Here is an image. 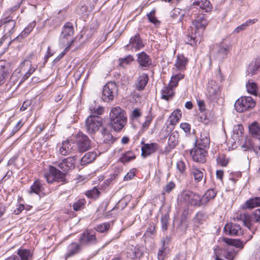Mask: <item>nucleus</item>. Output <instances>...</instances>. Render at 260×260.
I'll return each instance as SVG.
<instances>
[{"label": "nucleus", "instance_id": "obj_23", "mask_svg": "<svg viewBox=\"0 0 260 260\" xmlns=\"http://www.w3.org/2000/svg\"><path fill=\"white\" fill-rule=\"evenodd\" d=\"M74 150V149L71 146V144L68 140H66L62 143L61 146L59 149V152L62 155H68L72 153Z\"/></svg>", "mask_w": 260, "mask_h": 260}, {"label": "nucleus", "instance_id": "obj_47", "mask_svg": "<svg viewBox=\"0 0 260 260\" xmlns=\"http://www.w3.org/2000/svg\"><path fill=\"white\" fill-rule=\"evenodd\" d=\"M241 147L244 148L245 150L252 149L255 152V153L258 154L257 148H254V146L253 145L252 141L249 139H245V142L243 144L241 145Z\"/></svg>", "mask_w": 260, "mask_h": 260}, {"label": "nucleus", "instance_id": "obj_14", "mask_svg": "<svg viewBox=\"0 0 260 260\" xmlns=\"http://www.w3.org/2000/svg\"><path fill=\"white\" fill-rule=\"evenodd\" d=\"M37 67H32L31 62L25 60L20 65L21 72L26 71L21 79V82L26 80L36 71Z\"/></svg>", "mask_w": 260, "mask_h": 260}, {"label": "nucleus", "instance_id": "obj_40", "mask_svg": "<svg viewBox=\"0 0 260 260\" xmlns=\"http://www.w3.org/2000/svg\"><path fill=\"white\" fill-rule=\"evenodd\" d=\"M243 131V126L242 124H239L235 125L233 128V137L234 138L239 140L242 136Z\"/></svg>", "mask_w": 260, "mask_h": 260}, {"label": "nucleus", "instance_id": "obj_36", "mask_svg": "<svg viewBox=\"0 0 260 260\" xmlns=\"http://www.w3.org/2000/svg\"><path fill=\"white\" fill-rule=\"evenodd\" d=\"M17 254L21 260H31L32 253L29 250L19 249L17 251Z\"/></svg>", "mask_w": 260, "mask_h": 260}, {"label": "nucleus", "instance_id": "obj_16", "mask_svg": "<svg viewBox=\"0 0 260 260\" xmlns=\"http://www.w3.org/2000/svg\"><path fill=\"white\" fill-rule=\"evenodd\" d=\"M192 6L205 12H210L212 9V6L208 0H194Z\"/></svg>", "mask_w": 260, "mask_h": 260}, {"label": "nucleus", "instance_id": "obj_28", "mask_svg": "<svg viewBox=\"0 0 260 260\" xmlns=\"http://www.w3.org/2000/svg\"><path fill=\"white\" fill-rule=\"evenodd\" d=\"M228 47L227 45L223 44L220 45L217 48L216 53L215 55V58L219 60H221L227 55Z\"/></svg>", "mask_w": 260, "mask_h": 260}, {"label": "nucleus", "instance_id": "obj_22", "mask_svg": "<svg viewBox=\"0 0 260 260\" xmlns=\"http://www.w3.org/2000/svg\"><path fill=\"white\" fill-rule=\"evenodd\" d=\"M188 60L183 55H178L177 56L175 66L177 70L183 71L186 69V66L188 63Z\"/></svg>", "mask_w": 260, "mask_h": 260}, {"label": "nucleus", "instance_id": "obj_30", "mask_svg": "<svg viewBox=\"0 0 260 260\" xmlns=\"http://www.w3.org/2000/svg\"><path fill=\"white\" fill-rule=\"evenodd\" d=\"M174 95L173 87L169 85L164 87L161 90V99L168 101Z\"/></svg>", "mask_w": 260, "mask_h": 260}, {"label": "nucleus", "instance_id": "obj_31", "mask_svg": "<svg viewBox=\"0 0 260 260\" xmlns=\"http://www.w3.org/2000/svg\"><path fill=\"white\" fill-rule=\"evenodd\" d=\"M216 195V192L213 189H208L202 197L204 205L205 206L210 200L214 199Z\"/></svg>", "mask_w": 260, "mask_h": 260}, {"label": "nucleus", "instance_id": "obj_58", "mask_svg": "<svg viewBox=\"0 0 260 260\" xmlns=\"http://www.w3.org/2000/svg\"><path fill=\"white\" fill-rule=\"evenodd\" d=\"M54 174H53L51 172V166L50 167L49 172L45 174V177L48 183H51L53 181H55Z\"/></svg>", "mask_w": 260, "mask_h": 260}, {"label": "nucleus", "instance_id": "obj_38", "mask_svg": "<svg viewBox=\"0 0 260 260\" xmlns=\"http://www.w3.org/2000/svg\"><path fill=\"white\" fill-rule=\"evenodd\" d=\"M181 112L180 110L176 109L174 110L172 113L171 116H170V123L171 125H175L178 122L179 120L181 117Z\"/></svg>", "mask_w": 260, "mask_h": 260}, {"label": "nucleus", "instance_id": "obj_54", "mask_svg": "<svg viewBox=\"0 0 260 260\" xmlns=\"http://www.w3.org/2000/svg\"><path fill=\"white\" fill-rule=\"evenodd\" d=\"M85 203V200H79L73 204V208L75 211L80 210L84 208Z\"/></svg>", "mask_w": 260, "mask_h": 260}, {"label": "nucleus", "instance_id": "obj_9", "mask_svg": "<svg viewBox=\"0 0 260 260\" xmlns=\"http://www.w3.org/2000/svg\"><path fill=\"white\" fill-rule=\"evenodd\" d=\"M143 146L141 147V155L145 158L151 154L154 153L159 149V145L156 143H151L150 144L142 142Z\"/></svg>", "mask_w": 260, "mask_h": 260}, {"label": "nucleus", "instance_id": "obj_10", "mask_svg": "<svg viewBox=\"0 0 260 260\" xmlns=\"http://www.w3.org/2000/svg\"><path fill=\"white\" fill-rule=\"evenodd\" d=\"M207 154L206 150L196 147H194L190 151V155L193 160L200 163H203L206 161Z\"/></svg>", "mask_w": 260, "mask_h": 260}, {"label": "nucleus", "instance_id": "obj_33", "mask_svg": "<svg viewBox=\"0 0 260 260\" xmlns=\"http://www.w3.org/2000/svg\"><path fill=\"white\" fill-rule=\"evenodd\" d=\"M96 157V153L95 152H88L86 153L81 159V165L91 162L95 159Z\"/></svg>", "mask_w": 260, "mask_h": 260}, {"label": "nucleus", "instance_id": "obj_57", "mask_svg": "<svg viewBox=\"0 0 260 260\" xmlns=\"http://www.w3.org/2000/svg\"><path fill=\"white\" fill-rule=\"evenodd\" d=\"M169 218V215L167 214H165L161 218V228L164 231H166L168 229Z\"/></svg>", "mask_w": 260, "mask_h": 260}, {"label": "nucleus", "instance_id": "obj_50", "mask_svg": "<svg viewBox=\"0 0 260 260\" xmlns=\"http://www.w3.org/2000/svg\"><path fill=\"white\" fill-rule=\"evenodd\" d=\"M100 194V192L96 187H93L91 190L87 191L86 193V196L88 198L93 199L98 198L99 197Z\"/></svg>", "mask_w": 260, "mask_h": 260}, {"label": "nucleus", "instance_id": "obj_15", "mask_svg": "<svg viewBox=\"0 0 260 260\" xmlns=\"http://www.w3.org/2000/svg\"><path fill=\"white\" fill-rule=\"evenodd\" d=\"M74 27L72 24L68 22L63 25L61 35L60 36V40L67 39L70 40L74 34Z\"/></svg>", "mask_w": 260, "mask_h": 260}, {"label": "nucleus", "instance_id": "obj_37", "mask_svg": "<svg viewBox=\"0 0 260 260\" xmlns=\"http://www.w3.org/2000/svg\"><path fill=\"white\" fill-rule=\"evenodd\" d=\"M43 190V184L39 180H36L31 186L29 191V193H35L39 194V193Z\"/></svg>", "mask_w": 260, "mask_h": 260}, {"label": "nucleus", "instance_id": "obj_2", "mask_svg": "<svg viewBox=\"0 0 260 260\" xmlns=\"http://www.w3.org/2000/svg\"><path fill=\"white\" fill-rule=\"evenodd\" d=\"M110 125L116 132L120 131L126 122V116L124 110L119 107L113 108L110 112Z\"/></svg>", "mask_w": 260, "mask_h": 260}, {"label": "nucleus", "instance_id": "obj_51", "mask_svg": "<svg viewBox=\"0 0 260 260\" xmlns=\"http://www.w3.org/2000/svg\"><path fill=\"white\" fill-rule=\"evenodd\" d=\"M155 10H152L149 13L147 14V17L149 21L153 23L155 25L159 24L160 22L155 16Z\"/></svg>", "mask_w": 260, "mask_h": 260}, {"label": "nucleus", "instance_id": "obj_21", "mask_svg": "<svg viewBox=\"0 0 260 260\" xmlns=\"http://www.w3.org/2000/svg\"><path fill=\"white\" fill-rule=\"evenodd\" d=\"M259 206H260V197L250 198L242 205L241 208L252 209Z\"/></svg>", "mask_w": 260, "mask_h": 260}, {"label": "nucleus", "instance_id": "obj_20", "mask_svg": "<svg viewBox=\"0 0 260 260\" xmlns=\"http://www.w3.org/2000/svg\"><path fill=\"white\" fill-rule=\"evenodd\" d=\"M82 246L80 243L73 242L69 244L68 246V252L64 256L66 259L80 252L82 249Z\"/></svg>", "mask_w": 260, "mask_h": 260}, {"label": "nucleus", "instance_id": "obj_8", "mask_svg": "<svg viewBox=\"0 0 260 260\" xmlns=\"http://www.w3.org/2000/svg\"><path fill=\"white\" fill-rule=\"evenodd\" d=\"M221 89L215 81L210 80L207 86V95L212 101L218 99L220 96Z\"/></svg>", "mask_w": 260, "mask_h": 260}, {"label": "nucleus", "instance_id": "obj_3", "mask_svg": "<svg viewBox=\"0 0 260 260\" xmlns=\"http://www.w3.org/2000/svg\"><path fill=\"white\" fill-rule=\"evenodd\" d=\"M178 200L180 203L195 207L204 206L202 197L199 194L189 190L182 191L179 195Z\"/></svg>", "mask_w": 260, "mask_h": 260}, {"label": "nucleus", "instance_id": "obj_19", "mask_svg": "<svg viewBox=\"0 0 260 260\" xmlns=\"http://www.w3.org/2000/svg\"><path fill=\"white\" fill-rule=\"evenodd\" d=\"M126 47L135 48L136 51L141 49L144 47L139 34L136 35L130 39L129 44Z\"/></svg>", "mask_w": 260, "mask_h": 260}, {"label": "nucleus", "instance_id": "obj_46", "mask_svg": "<svg viewBox=\"0 0 260 260\" xmlns=\"http://www.w3.org/2000/svg\"><path fill=\"white\" fill-rule=\"evenodd\" d=\"M184 78V75L182 74H178L173 76L170 82V86L172 87H176L178 85V81Z\"/></svg>", "mask_w": 260, "mask_h": 260}, {"label": "nucleus", "instance_id": "obj_27", "mask_svg": "<svg viewBox=\"0 0 260 260\" xmlns=\"http://www.w3.org/2000/svg\"><path fill=\"white\" fill-rule=\"evenodd\" d=\"M1 24L5 25L4 29L5 31L9 32L10 34L12 32V30L15 26V22L14 20L11 18H3L1 19Z\"/></svg>", "mask_w": 260, "mask_h": 260}, {"label": "nucleus", "instance_id": "obj_7", "mask_svg": "<svg viewBox=\"0 0 260 260\" xmlns=\"http://www.w3.org/2000/svg\"><path fill=\"white\" fill-rule=\"evenodd\" d=\"M79 242L82 246L90 245L97 243V240L94 232L87 230L84 231L79 239Z\"/></svg>", "mask_w": 260, "mask_h": 260}, {"label": "nucleus", "instance_id": "obj_35", "mask_svg": "<svg viewBox=\"0 0 260 260\" xmlns=\"http://www.w3.org/2000/svg\"><path fill=\"white\" fill-rule=\"evenodd\" d=\"M209 139L206 136L205 138H201L200 140H197L194 147L206 150V149L209 145Z\"/></svg>", "mask_w": 260, "mask_h": 260}, {"label": "nucleus", "instance_id": "obj_29", "mask_svg": "<svg viewBox=\"0 0 260 260\" xmlns=\"http://www.w3.org/2000/svg\"><path fill=\"white\" fill-rule=\"evenodd\" d=\"M102 135V140L105 143L109 144H112L115 141V139L113 136L109 132V131L105 128H103L101 130Z\"/></svg>", "mask_w": 260, "mask_h": 260}, {"label": "nucleus", "instance_id": "obj_32", "mask_svg": "<svg viewBox=\"0 0 260 260\" xmlns=\"http://www.w3.org/2000/svg\"><path fill=\"white\" fill-rule=\"evenodd\" d=\"M184 15V14L181 10L178 8H175L172 11L171 16L175 22H180L182 21Z\"/></svg>", "mask_w": 260, "mask_h": 260}, {"label": "nucleus", "instance_id": "obj_17", "mask_svg": "<svg viewBox=\"0 0 260 260\" xmlns=\"http://www.w3.org/2000/svg\"><path fill=\"white\" fill-rule=\"evenodd\" d=\"M137 56V61L141 68H148L151 64V59L145 52L138 53Z\"/></svg>", "mask_w": 260, "mask_h": 260}, {"label": "nucleus", "instance_id": "obj_55", "mask_svg": "<svg viewBox=\"0 0 260 260\" xmlns=\"http://www.w3.org/2000/svg\"><path fill=\"white\" fill-rule=\"evenodd\" d=\"M165 241L162 242L161 248L159 249L157 253V258L158 260H164L165 257V251L166 249Z\"/></svg>", "mask_w": 260, "mask_h": 260}, {"label": "nucleus", "instance_id": "obj_59", "mask_svg": "<svg viewBox=\"0 0 260 260\" xmlns=\"http://www.w3.org/2000/svg\"><path fill=\"white\" fill-rule=\"evenodd\" d=\"M216 160L217 164L222 167H225L229 163V159L224 156H218Z\"/></svg>", "mask_w": 260, "mask_h": 260}, {"label": "nucleus", "instance_id": "obj_26", "mask_svg": "<svg viewBox=\"0 0 260 260\" xmlns=\"http://www.w3.org/2000/svg\"><path fill=\"white\" fill-rule=\"evenodd\" d=\"M192 24L197 29H204L207 26L208 21L204 16L201 15L199 16L194 21H193Z\"/></svg>", "mask_w": 260, "mask_h": 260}, {"label": "nucleus", "instance_id": "obj_18", "mask_svg": "<svg viewBox=\"0 0 260 260\" xmlns=\"http://www.w3.org/2000/svg\"><path fill=\"white\" fill-rule=\"evenodd\" d=\"M179 134L175 131L170 135L168 139V145L165 148V150L170 152L174 149L178 143Z\"/></svg>", "mask_w": 260, "mask_h": 260}, {"label": "nucleus", "instance_id": "obj_53", "mask_svg": "<svg viewBox=\"0 0 260 260\" xmlns=\"http://www.w3.org/2000/svg\"><path fill=\"white\" fill-rule=\"evenodd\" d=\"M110 227V223L109 222H105L97 225L95 230L99 232L104 233L109 230Z\"/></svg>", "mask_w": 260, "mask_h": 260}, {"label": "nucleus", "instance_id": "obj_41", "mask_svg": "<svg viewBox=\"0 0 260 260\" xmlns=\"http://www.w3.org/2000/svg\"><path fill=\"white\" fill-rule=\"evenodd\" d=\"M136 158L135 155L132 151H127L120 158V160L122 163L128 162Z\"/></svg>", "mask_w": 260, "mask_h": 260}, {"label": "nucleus", "instance_id": "obj_24", "mask_svg": "<svg viewBox=\"0 0 260 260\" xmlns=\"http://www.w3.org/2000/svg\"><path fill=\"white\" fill-rule=\"evenodd\" d=\"M234 219L237 221H242L244 225L249 229L251 228V224L250 223V215L248 214L237 213L234 215Z\"/></svg>", "mask_w": 260, "mask_h": 260}, {"label": "nucleus", "instance_id": "obj_45", "mask_svg": "<svg viewBox=\"0 0 260 260\" xmlns=\"http://www.w3.org/2000/svg\"><path fill=\"white\" fill-rule=\"evenodd\" d=\"M247 91L253 95H256L257 92V85L255 82L249 81L246 85Z\"/></svg>", "mask_w": 260, "mask_h": 260}, {"label": "nucleus", "instance_id": "obj_64", "mask_svg": "<svg viewBox=\"0 0 260 260\" xmlns=\"http://www.w3.org/2000/svg\"><path fill=\"white\" fill-rule=\"evenodd\" d=\"M235 255L236 252L235 250H228L226 251L225 254V257L228 260H233Z\"/></svg>", "mask_w": 260, "mask_h": 260}, {"label": "nucleus", "instance_id": "obj_34", "mask_svg": "<svg viewBox=\"0 0 260 260\" xmlns=\"http://www.w3.org/2000/svg\"><path fill=\"white\" fill-rule=\"evenodd\" d=\"M51 172L55 175L54 177H55V181L62 182L66 181V173L61 172L60 171L57 170L56 168L52 166H51Z\"/></svg>", "mask_w": 260, "mask_h": 260}, {"label": "nucleus", "instance_id": "obj_25", "mask_svg": "<svg viewBox=\"0 0 260 260\" xmlns=\"http://www.w3.org/2000/svg\"><path fill=\"white\" fill-rule=\"evenodd\" d=\"M148 81V77L146 74L140 75L137 79L136 83V88L138 90L141 91L144 89Z\"/></svg>", "mask_w": 260, "mask_h": 260}, {"label": "nucleus", "instance_id": "obj_61", "mask_svg": "<svg viewBox=\"0 0 260 260\" xmlns=\"http://www.w3.org/2000/svg\"><path fill=\"white\" fill-rule=\"evenodd\" d=\"M175 187V184L173 181H170L165 186L164 189L166 192L169 193Z\"/></svg>", "mask_w": 260, "mask_h": 260}, {"label": "nucleus", "instance_id": "obj_43", "mask_svg": "<svg viewBox=\"0 0 260 260\" xmlns=\"http://www.w3.org/2000/svg\"><path fill=\"white\" fill-rule=\"evenodd\" d=\"M253 222L260 223V208L255 210L250 215V223L251 225Z\"/></svg>", "mask_w": 260, "mask_h": 260}, {"label": "nucleus", "instance_id": "obj_42", "mask_svg": "<svg viewBox=\"0 0 260 260\" xmlns=\"http://www.w3.org/2000/svg\"><path fill=\"white\" fill-rule=\"evenodd\" d=\"M191 174L194 176L196 182L201 181L203 178V173L197 168H192Z\"/></svg>", "mask_w": 260, "mask_h": 260}, {"label": "nucleus", "instance_id": "obj_48", "mask_svg": "<svg viewBox=\"0 0 260 260\" xmlns=\"http://www.w3.org/2000/svg\"><path fill=\"white\" fill-rule=\"evenodd\" d=\"M153 119V116L150 112H149L147 115L145 117V121L142 123V127L143 131H146L149 126Z\"/></svg>", "mask_w": 260, "mask_h": 260}, {"label": "nucleus", "instance_id": "obj_12", "mask_svg": "<svg viewBox=\"0 0 260 260\" xmlns=\"http://www.w3.org/2000/svg\"><path fill=\"white\" fill-rule=\"evenodd\" d=\"M224 231L226 234L231 236H240L243 234L240 225L233 223H227L224 226Z\"/></svg>", "mask_w": 260, "mask_h": 260}, {"label": "nucleus", "instance_id": "obj_56", "mask_svg": "<svg viewBox=\"0 0 260 260\" xmlns=\"http://www.w3.org/2000/svg\"><path fill=\"white\" fill-rule=\"evenodd\" d=\"M74 42V40H72L70 42L69 44L67 46V47L64 49L63 51H62L61 53H60L54 60V62H57L59 61L61 58L63 57V56L66 54L67 51L69 50L72 44Z\"/></svg>", "mask_w": 260, "mask_h": 260}, {"label": "nucleus", "instance_id": "obj_60", "mask_svg": "<svg viewBox=\"0 0 260 260\" xmlns=\"http://www.w3.org/2000/svg\"><path fill=\"white\" fill-rule=\"evenodd\" d=\"M8 73L4 69H0V86L3 84L8 77Z\"/></svg>", "mask_w": 260, "mask_h": 260}, {"label": "nucleus", "instance_id": "obj_49", "mask_svg": "<svg viewBox=\"0 0 260 260\" xmlns=\"http://www.w3.org/2000/svg\"><path fill=\"white\" fill-rule=\"evenodd\" d=\"M134 60L133 57L131 55H128L125 57L119 59V65L120 67H124V65L129 64Z\"/></svg>", "mask_w": 260, "mask_h": 260}, {"label": "nucleus", "instance_id": "obj_13", "mask_svg": "<svg viewBox=\"0 0 260 260\" xmlns=\"http://www.w3.org/2000/svg\"><path fill=\"white\" fill-rule=\"evenodd\" d=\"M76 158L75 156L66 158L59 162L58 166L62 172L66 173L74 168Z\"/></svg>", "mask_w": 260, "mask_h": 260}, {"label": "nucleus", "instance_id": "obj_52", "mask_svg": "<svg viewBox=\"0 0 260 260\" xmlns=\"http://www.w3.org/2000/svg\"><path fill=\"white\" fill-rule=\"evenodd\" d=\"M259 68L257 67L256 64L254 62H251L249 64L247 69L248 74L253 75L257 73V71Z\"/></svg>", "mask_w": 260, "mask_h": 260}, {"label": "nucleus", "instance_id": "obj_44", "mask_svg": "<svg viewBox=\"0 0 260 260\" xmlns=\"http://www.w3.org/2000/svg\"><path fill=\"white\" fill-rule=\"evenodd\" d=\"M249 130L252 135H260V127L256 122H253L249 125Z\"/></svg>", "mask_w": 260, "mask_h": 260}, {"label": "nucleus", "instance_id": "obj_5", "mask_svg": "<svg viewBox=\"0 0 260 260\" xmlns=\"http://www.w3.org/2000/svg\"><path fill=\"white\" fill-rule=\"evenodd\" d=\"M255 101L250 96H242L238 99L235 103V108L238 112H243L253 108Z\"/></svg>", "mask_w": 260, "mask_h": 260}, {"label": "nucleus", "instance_id": "obj_63", "mask_svg": "<svg viewBox=\"0 0 260 260\" xmlns=\"http://www.w3.org/2000/svg\"><path fill=\"white\" fill-rule=\"evenodd\" d=\"M177 169L181 173H183L185 170L186 166L184 161L179 160L177 163Z\"/></svg>", "mask_w": 260, "mask_h": 260}, {"label": "nucleus", "instance_id": "obj_6", "mask_svg": "<svg viewBox=\"0 0 260 260\" xmlns=\"http://www.w3.org/2000/svg\"><path fill=\"white\" fill-rule=\"evenodd\" d=\"M76 144L79 152H84L91 148V141L82 132H79L76 136Z\"/></svg>", "mask_w": 260, "mask_h": 260}, {"label": "nucleus", "instance_id": "obj_62", "mask_svg": "<svg viewBox=\"0 0 260 260\" xmlns=\"http://www.w3.org/2000/svg\"><path fill=\"white\" fill-rule=\"evenodd\" d=\"M187 253L185 252H181L177 254L173 260H186Z\"/></svg>", "mask_w": 260, "mask_h": 260}, {"label": "nucleus", "instance_id": "obj_1", "mask_svg": "<svg viewBox=\"0 0 260 260\" xmlns=\"http://www.w3.org/2000/svg\"><path fill=\"white\" fill-rule=\"evenodd\" d=\"M91 114L85 120V128L88 134H94L102 125V118L100 116L104 113V108L100 106H90Z\"/></svg>", "mask_w": 260, "mask_h": 260}, {"label": "nucleus", "instance_id": "obj_39", "mask_svg": "<svg viewBox=\"0 0 260 260\" xmlns=\"http://www.w3.org/2000/svg\"><path fill=\"white\" fill-rule=\"evenodd\" d=\"M223 241L228 245L234 246L237 248H239L240 249H242L243 248V243L239 240H234L225 238L223 239Z\"/></svg>", "mask_w": 260, "mask_h": 260}, {"label": "nucleus", "instance_id": "obj_11", "mask_svg": "<svg viewBox=\"0 0 260 260\" xmlns=\"http://www.w3.org/2000/svg\"><path fill=\"white\" fill-rule=\"evenodd\" d=\"M143 247L137 245H128L127 248V256L130 258H139L143 254Z\"/></svg>", "mask_w": 260, "mask_h": 260}, {"label": "nucleus", "instance_id": "obj_4", "mask_svg": "<svg viewBox=\"0 0 260 260\" xmlns=\"http://www.w3.org/2000/svg\"><path fill=\"white\" fill-rule=\"evenodd\" d=\"M118 86L115 83L109 82L103 87L102 92V100L106 102L112 101L117 95Z\"/></svg>", "mask_w": 260, "mask_h": 260}]
</instances>
